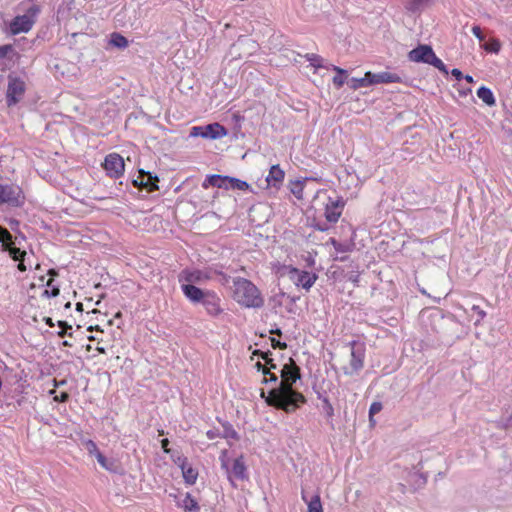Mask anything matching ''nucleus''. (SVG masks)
<instances>
[{
    "mask_svg": "<svg viewBox=\"0 0 512 512\" xmlns=\"http://www.w3.org/2000/svg\"><path fill=\"white\" fill-rule=\"evenodd\" d=\"M173 461L180 469L188 464V459L182 455H178L176 458H173Z\"/></svg>",
    "mask_w": 512,
    "mask_h": 512,
    "instance_id": "obj_48",
    "label": "nucleus"
},
{
    "mask_svg": "<svg viewBox=\"0 0 512 512\" xmlns=\"http://www.w3.org/2000/svg\"><path fill=\"white\" fill-rule=\"evenodd\" d=\"M347 84L353 90L365 88V83H364L363 77L362 78L353 77L347 82Z\"/></svg>",
    "mask_w": 512,
    "mask_h": 512,
    "instance_id": "obj_38",
    "label": "nucleus"
},
{
    "mask_svg": "<svg viewBox=\"0 0 512 512\" xmlns=\"http://www.w3.org/2000/svg\"><path fill=\"white\" fill-rule=\"evenodd\" d=\"M234 300L245 308H261L264 299L259 289L250 280L242 277L233 279Z\"/></svg>",
    "mask_w": 512,
    "mask_h": 512,
    "instance_id": "obj_3",
    "label": "nucleus"
},
{
    "mask_svg": "<svg viewBox=\"0 0 512 512\" xmlns=\"http://www.w3.org/2000/svg\"><path fill=\"white\" fill-rule=\"evenodd\" d=\"M109 43L116 48L125 49L128 46V40L122 34L113 32L110 35Z\"/></svg>",
    "mask_w": 512,
    "mask_h": 512,
    "instance_id": "obj_25",
    "label": "nucleus"
},
{
    "mask_svg": "<svg viewBox=\"0 0 512 512\" xmlns=\"http://www.w3.org/2000/svg\"><path fill=\"white\" fill-rule=\"evenodd\" d=\"M176 505L179 508H182L185 512H199L200 506L197 502V500L189 493L187 492L184 495L183 499H178L176 501Z\"/></svg>",
    "mask_w": 512,
    "mask_h": 512,
    "instance_id": "obj_16",
    "label": "nucleus"
},
{
    "mask_svg": "<svg viewBox=\"0 0 512 512\" xmlns=\"http://www.w3.org/2000/svg\"><path fill=\"white\" fill-rule=\"evenodd\" d=\"M9 255L14 261L19 262V264H18L19 270H21V271L26 270V267L23 264V261H24L25 255H26V252L24 250H21L20 248L13 246L9 249Z\"/></svg>",
    "mask_w": 512,
    "mask_h": 512,
    "instance_id": "obj_23",
    "label": "nucleus"
},
{
    "mask_svg": "<svg viewBox=\"0 0 512 512\" xmlns=\"http://www.w3.org/2000/svg\"><path fill=\"white\" fill-rule=\"evenodd\" d=\"M214 187L224 190H229L230 176L215 174Z\"/></svg>",
    "mask_w": 512,
    "mask_h": 512,
    "instance_id": "obj_31",
    "label": "nucleus"
},
{
    "mask_svg": "<svg viewBox=\"0 0 512 512\" xmlns=\"http://www.w3.org/2000/svg\"><path fill=\"white\" fill-rule=\"evenodd\" d=\"M144 189H146L148 192H154L159 189L158 182L159 178L157 175L144 171Z\"/></svg>",
    "mask_w": 512,
    "mask_h": 512,
    "instance_id": "obj_20",
    "label": "nucleus"
},
{
    "mask_svg": "<svg viewBox=\"0 0 512 512\" xmlns=\"http://www.w3.org/2000/svg\"><path fill=\"white\" fill-rule=\"evenodd\" d=\"M217 420L223 427V432L221 433L222 438L233 439V440L239 439V434L234 429V427L231 423H229L228 421H223L220 418H217Z\"/></svg>",
    "mask_w": 512,
    "mask_h": 512,
    "instance_id": "obj_22",
    "label": "nucleus"
},
{
    "mask_svg": "<svg viewBox=\"0 0 512 512\" xmlns=\"http://www.w3.org/2000/svg\"><path fill=\"white\" fill-rule=\"evenodd\" d=\"M451 75L457 80V81H460L463 79L464 75L463 73L461 72V70L457 69V68H454L452 69L451 71Z\"/></svg>",
    "mask_w": 512,
    "mask_h": 512,
    "instance_id": "obj_54",
    "label": "nucleus"
},
{
    "mask_svg": "<svg viewBox=\"0 0 512 512\" xmlns=\"http://www.w3.org/2000/svg\"><path fill=\"white\" fill-rule=\"evenodd\" d=\"M472 311L478 315V319L476 320L475 324L480 323L486 317V312L478 305H473Z\"/></svg>",
    "mask_w": 512,
    "mask_h": 512,
    "instance_id": "obj_45",
    "label": "nucleus"
},
{
    "mask_svg": "<svg viewBox=\"0 0 512 512\" xmlns=\"http://www.w3.org/2000/svg\"><path fill=\"white\" fill-rule=\"evenodd\" d=\"M214 275H218L220 278H219V282L222 284V285H227L230 281V276L227 275L226 273H224L221 269H220V266L219 265H214V273H213V276Z\"/></svg>",
    "mask_w": 512,
    "mask_h": 512,
    "instance_id": "obj_36",
    "label": "nucleus"
},
{
    "mask_svg": "<svg viewBox=\"0 0 512 512\" xmlns=\"http://www.w3.org/2000/svg\"><path fill=\"white\" fill-rule=\"evenodd\" d=\"M214 265L204 269L185 268L178 274V282L181 291L185 296L186 287H197L196 284H202L213 279Z\"/></svg>",
    "mask_w": 512,
    "mask_h": 512,
    "instance_id": "obj_5",
    "label": "nucleus"
},
{
    "mask_svg": "<svg viewBox=\"0 0 512 512\" xmlns=\"http://www.w3.org/2000/svg\"><path fill=\"white\" fill-rule=\"evenodd\" d=\"M292 187L290 188L291 193L297 198L302 199L303 198V181L296 180L292 182Z\"/></svg>",
    "mask_w": 512,
    "mask_h": 512,
    "instance_id": "obj_33",
    "label": "nucleus"
},
{
    "mask_svg": "<svg viewBox=\"0 0 512 512\" xmlns=\"http://www.w3.org/2000/svg\"><path fill=\"white\" fill-rule=\"evenodd\" d=\"M98 463L102 468L110 472H117V465L113 459L107 458L102 453L98 454L96 457Z\"/></svg>",
    "mask_w": 512,
    "mask_h": 512,
    "instance_id": "obj_27",
    "label": "nucleus"
},
{
    "mask_svg": "<svg viewBox=\"0 0 512 512\" xmlns=\"http://www.w3.org/2000/svg\"><path fill=\"white\" fill-rule=\"evenodd\" d=\"M348 280L353 282L354 284H358V282H359V275H350L348 277Z\"/></svg>",
    "mask_w": 512,
    "mask_h": 512,
    "instance_id": "obj_59",
    "label": "nucleus"
},
{
    "mask_svg": "<svg viewBox=\"0 0 512 512\" xmlns=\"http://www.w3.org/2000/svg\"><path fill=\"white\" fill-rule=\"evenodd\" d=\"M143 176H144V170L141 169V170H139L137 177L132 180V184L135 187L144 188Z\"/></svg>",
    "mask_w": 512,
    "mask_h": 512,
    "instance_id": "obj_44",
    "label": "nucleus"
},
{
    "mask_svg": "<svg viewBox=\"0 0 512 512\" xmlns=\"http://www.w3.org/2000/svg\"><path fill=\"white\" fill-rule=\"evenodd\" d=\"M500 49V44L498 41H494L492 48L490 49L491 52L498 53Z\"/></svg>",
    "mask_w": 512,
    "mask_h": 512,
    "instance_id": "obj_58",
    "label": "nucleus"
},
{
    "mask_svg": "<svg viewBox=\"0 0 512 512\" xmlns=\"http://www.w3.org/2000/svg\"><path fill=\"white\" fill-rule=\"evenodd\" d=\"M103 168L109 177L119 178L124 174L125 163L119 154L110 153L104 159Z\"/></svg>",
    "mask_w": 512,
    "mask_h": 512,
    "instance_id": "obj_13",
    "label": "nucleus"
},
{
    "mask_svg": "<svg viewBox=\"0 0 512 512\" xmlns=\"http://www.w3.org/2000/svg\"><path fill=\"white\" fill-rule=\"evenodd\" d=\"M408 58L412 62L432 65L439 71L448 74V70L443 61L438 58L432 47L426 44H420L408 53Z\"/></svg>",
    "mask_w": 512,
    "mask_h": 512,
    "instance_id": "obj_8",
    "label": "nucleus"
},
{
    "mask_svg": "<svg viewBox=\"0 0 512 512\" xmlns=\"http://www.w3.org/2000/svg\"><path fill=\"white\" fill-rule=\"evenodd\" d=\"M363 80L365 83V87L375 85L376 73H372L370 71L366 72L363 77Z\"/></svg>",
    "mask_w": 512,
    "mask_h": 512,
    "instance_id": "obj_40",
    "label": "nucleus"
},
{
    "mask_svg": "<svg viewBox=\"0 0 512 512\" xmlns=\"http://www.w3.org/2000/svg\"><path fill=\"white\" fill-rule=\"evenodd\" d=\"M169 440L167 438H164L161 440V448L163 449V451L167 454H170L171 453V450L168 448L169 446Z\"/></svg>",
    "mask_w": 512,
    "mask_h": 512,
    "instance_id": "obj_55",
    "label": "nucleus"
},
{
    "mask_svg": "<svg viewBox=\"0 0 512 512\" xmlns=\"http://www.w3.org/2000/svg\"><path fill=\"white\" fill-rule=\"evenodd\" d=\"M6 222L13 231H18L19 226H20L19 220H17L16 218L10 217V218L6 219Z\"/></svg>",
    "mask_w": 512,
    "mask_h": 512,
    "instance_id": "obj_49",
    "label": "nucleus"
},
{
    "mask_svg": "<svg viewBox=\"0 0 512 512\" xmlns=\"http://www.w3.org/2000/svg\"><path fill=\"white\" fill-rule=\"evenodd\" d=\"M41 8L37 4L30 6L25 14L15 16L8 24V32L11 35H18L29 32L35 24Z\"/></svg>",
    "mask_w": 512,
    "mask_h": 512,
    "instance_id": "obj_6",
    "label": "nucleus"
},
{
    "mask_svg": "<svg viewBox=\"0 0 512 512\" xmlns=\"http://www.w3.org/2000/svg\"><path fill=\"white\" fill-rule=\"evenodd\" d=\"M76 310H77V311H80V312H81V311H83V304H82V303H80V302H78V303L76 304Z\"/></svg>",
    "mask_w": 512,
    "mask_h": 512,
    "instance_id": "obj_63",
    "label": "nucleus"
},
{
    "mask_svg": "<svg viewBox=\"0 0 512 512\" xmlns=\"http://www.w3.org/2000/svg\"><path fill=\"white\" fill-rule=\"evenodd\" d=\"M13 51H14V47L11 44H5V45L0 46V59L6 58Z\"/></svg>",
    "mask_w": 512,
    "mask_h": 512,
    "instance_id": "obj_41",
    "label": "nucleus"
},
{
    "mask_svg": "<svg viewBox=\"0 0 512 512\" xmlns=\"http://www.w3.org/2000/svg\"><path fill=\"white\" fill-rule=\"evenodd\" d=\"M463 79H465L468 83L474 82L473 77L471 75H465Z\"/></svg>",
    "mask_w": 512,
    "mask_h": 512,
    "instance_id": "obj_62",
    "label": "nucleus"
},
{
    "mask_svg": "<svg viewBox=\"0 0 512 512\" xmlns=\"http://www.w3.org/2000/svg\"><path fill=\"white\" fill-rule=\"evenodd\" d=\"M271 344L274 349H286L287 344L285 342H280L279 340H276L275 338H271Z\"/></svg>",
    "mask_w": 512,
    "mask_h": 512,
    "instance_id": "obj_52",
    "label": "nucleus"
},
{
    "mask_svg": "<svg viewBox=\"0 0 512 512\" xmlns=\"http://www.w3.org/2000/svg\"><path fill=\"white\" fill-rule=\"evenodd\" d=\"M333 246L335 248V250L337 252H341V253H344V252H348L352 249L353 245L352 244H343V243H337L335 241H333Z\"/></svg>",
    "mask_w": 512,
    "mask_h": 512,
    "instance_id": "obj_43",
    "label": "nucleus"
},
{
    "mask_svg": "<svg viewBox=\"0 0 512 512\" xmlns=\"http://www.w3.org/2000/svg\"><path fill=\"white\" fill-rule=\"evenodd\" d=\"M184 482L187 485H193L195 484L197 477H198V471L193 468L189 463L182 467L181 469Z\"/></svg>",
    "mask_w": 512,
    "mask_h": 512,
    "instance_id": "obj_21",
    "label": "nucleus"
},
{
    "mask_svg": "<svg viewBox=\"0 0 512 512\" xmlns=\"http://www.w3.org/2000/svg\"><path fill=\"white\" fill-rule=\"evenodd\" d=\"M46 323L50 326V327H53V323H52V320L51 318H48Z\"/></svg>",
    "mask_w": 512,
    "mask_h": 512,
    "instance_id": "obj_64",
    "label": "nucleus"
},
{
    "mask_svg": "<svg viewBox=\"0 0 512 512\" xmlns=\"http://www.w3.org/2000/svg\"><path fill=\"white\" fill-rule=\"evenodd\" d=\"M227 133V129L217 122L204 126H193L190 130L191 137H202L211 140L220 139L226 136Z\"/></svg>",
    "mask_w": 512,
    "mask_h": 512,
    "instance_id": "obj_12",
    "label": "nucleus"
},
{
    "mask_svg": "<svg viewBox=\"0 0 512 512\" xmlns=\"http://www.w3.org/2000/svg\"><path fill=\"white\" fill-rule=\"evenodd\" d=\"M332 69L337 72V74L333 77V83L337 88H340L346 81L347 71L334 65L332 66Z\"/></svg>",
    "mask_w": 512,
    "mask_h": 512,
    "instance_id": "obj_29",
    "label": "nucleus"
},
{
    "mask_svg": "<svg viewBox=\"0 0 512 512\" xmlns=\"http://www.w3.org/2000/svg\"><path fill=\"white\" fill-rule=\"evenodd\" d=\"M26 196L22 187L16 183H0V206L18 209L25 205Z\"/></svg>",
    "mask_w": 512,
    "mask_h": 512,
    "instance_id": "obj_7",
    "label": "nucleus"
},
{
    "mask_svg": "<svg viewBox=\"0 0 512 512\" xmlns=\"http://www.w3.org/2000/svg\"><path fill=\"white\" fill-rule=\"evenodd\" d=\"M305 59L315 68H323L322 65L323 58L317 54L314 53H307L305 56Z\"/></svg>",
    "mask_w": 512,
    "mask_h": 512,
    "instance_id": "obj_32",
    "label": "nucleus"
},
{
    "mask_svg": "<svg viewBox=\"0 0 512 512\" xmlns=\"http://www.w3.org/2000/svg\"><path fill=\"white\" fill-rule=\"evenodd\" d=\"M185 298L193 305L201 304L211 317H218L223 313L221 298L214 290L186 287Z\"/></svg>",
    "mask_w": 512,
    "mask_h": 512,
    "instance_id": "obj_2",
    "label": "nucleus"
},
{
    "mask_svg": "<svg viewBox=\"0 0 512 512\" xmlns=\"http://www.w3.org/2000/svg\"><path fill=\"white\" fill-rule=\"evenodd\" d=\"M400 82H402V78L396 73H391L387 71L376 73L375 84H388Z\"/></svg>",
    "mask_w": 512,
    "mask_h": 512,
    "instance_id": "obj_18",
    "label": "nucleus"
},
{
    "mask_svg": "<svg viewBox=\"0 0 512 512\" xmlns=\"http://www.w3.org/2000/svg\"><path fill=\"white\" fill-rule=\"evenodd\" d=\"M477 96L481 99L486 105L492 107L496 104V100L492 90L486 86H481L477 90Z\"/></svg>",
    "mask_w": 512,
    "mask_h": 512,
    "instance_id": "obj_19",
    "label": "nucleus"
},
{
    "mask_svg": "<svg viewBox=\"0 0 512 512\" xmlns=\"http://www.w3.org/2000/svg\"><path fill=\"white\" fill-rule=\"evenodd\" d=\"M58 326L62 329L58 334L60 337H64L65 335L72 336V326L67 324L65 321H59Z\"/></svg>",
    "mask_w": 512,
    "mask_h": 512,
    "instance_id": "obj_39",
    "label": "nucleus"
},
{
    "mask_svg": "<svg viewBox=\"0 0 512 512\" xmlns=\"http://www.w3.org/2000/svg\"><path fill=\"white\" fill-rule=\"evenodd\" d=\"M383 408V405L381 402L375 401L370 405L369 408V421L371 424H375L374 415L379 413Z\"/></svg>",
    "mask_w": 512,
    "mask_h": 512,
    "instance_id": "obj_34",
    "label": "nucleus"
},
{
    "mask_svg": "<svg viewBox=\"0 0 512 512\" xmlns=\"http://www.w3.org/2000/svg\"><path fill=\"white\" fill-rule=\"evenodd\" d=\"M512 426V414L503 422V428L507 429Z\"/></svg>",
    "mask_w": 512,
    "mask_h": 512,
    "instance_id": "obj_57",
    "label": "nucleus"
},
{
    "mask_svg": "<svg viewBox=\"0 0 512 512\" xmlns=\"http://www.w3.org/2000/svg\"><path fill=\"white\" fill-rule=\"evenodd\" d=\"M270 369L271 368L269 367L268 374H267V375H269V378H264L263 379V383H266V384L269 383V382L276 383L278 381L277 375L274 374V373H271Z\"/></svg>",
    "mask_w": 512,
    "mask_h": 512,
    "instance_id": "obj_53",
    "label": "nucleus"
},
{
    "mask_svg": "<svg viewBox=\"0 0 512 512\" xmlns=\"http://www.w3.org/2000/svg\"><path fill=\"white\" fill-rule=\"evenodd\" d=\"M6 104L8 107L17 105L25 95L26 83L16 73L7 76Z\"/></svg>",
    "mask_w": 512,
    "mask_h": 512,
    "instance_id": "obj_9",
    "label": "nucleus"
},
{
    "mask_svg": "<svg viewBox=\"0 0 512 512\" xmlns=\"http://www.w3.org/2000/svg\"><path fill=\"white\" fill-rule=\"evenodd\" d=\"M215 180V174L207 175L204 181L202 182V187L204 189H208L210 186L214 187Z\"/></svg>",
    "mask_w": 512,
    "mask_h": 512,
    "instance_id": "obj_46",
    "label": "nucleus"
},
{
    "mask_svg": "<svg viewBox=\"0 0 512 512\" xmlns=\"http://www.w3.org/2000/svg\"><path fill=\"white\" fill-rule=\"evenodd\" d=\"M84 447L90 455H93L95 457H97L98 454L101 453L97 447V444L91 439L84 441Z\"/></svg>",
    "mask_w": 512,
    "mask_h": 512,
    "instance_id": "obj_35",
    "label": "nucleus"
},
{
    "mask_svg": "<svg viewBox=\"0 0 512 512\" xmlns=\"http://www.w3.org/2000/svg\"><path fill=\"white\" fill-rule=\"evenodd\" d=\"M300 377V368L296 364H285L281 369L282 380L278 387L269 391L266 403L286 413L296 411L301 404L306 403L305 396L293 388Z\"/></svg>",
    "mask_w": 512,
    "mask_h": 512,
    "instance_id": "obj_1",
    "label": "nucleus"
},
{
    "mask_svg": "<svg viewBox=\"0 0 512 512\" xmlns=\"http://www.w3.org/2000/svg\"><path fill=\"white\" fill-rule=\"evenodd\" d=\"M284 177H285L284 171L277 164V165H273L270 168L269 173L266 177V181L269 185L278 188L282 184Z\"/></svg>",
    "mask_w": 512,
    "mask_h": 512,
    "instance_id": "obj_17",
    "label": "nucleus"
},
{
    "mask_svg": "<svg viewBox=\"0 0 512 512\" xmlns=\"http://www.w3.org/2000/svg\"><path fill=\"white\" fill-rule=\"evenodd\" d=\"M47 289L44 290L43 295L52 298L56 297L60 293L59 286L54 283V279L50 278L46 283Z\"/></svg>",
    "mask_w": 512,
    "mask_h": 512,
    "instance_id": "obj_30",
    "label": "nucleus"
},
{
    "mask_svg": "<svg viewBox=\"0 0 512 512\" xmlns=\"http://www.w3.org/2000/svg\"><path fill=\"white\" fill-rule=\"evenodd\" d=\"M345 200L341 196H337L335 199L332 197L328 198V202L325 205V218L330 223H336L344 209Z\"/></svg>",
    "mask_w": 512,
    "mask_h": 512,
    "instance_id": "obj_14",
    "label": "nucleus"
},
{
    "mask_svg": "<svg viewBox=\"0 0 512 512\" xmlns=\"http://www.w3.org/2000/svg\"><path fill=\"white\" fill-rule=\"evenodd\" d=\"M317 398L319 400H321V402L323 403V399H328V397L326 396L325 392H317Z\"/></svg>",
    "mask_w": 512,
    "mask_h": 512,
    "instance_id": "obj_60",
    "label": "nucleus"
},
{
    "mask_svg": "<svg viewBox=\"0 0 512 512\" xmlns=\"http://www.w3.org/2000/svg\"><path fill=\"white\" fill-rule=\"evenodd\" d=\"M253 355H258L259 357H261L262 359H264L266 361V363L268 365H270V368H276V365L273 363V360L271 358H269V356L271 355V352L270 351H267V352H263L261 350H255L253 352Z\"/></svg>",
    "mask_w": 512,
    "mask_h": 512,
    "instance_id": "obj_37",
    "label": "nucleus"
},
{
    "mask_svg": "<svg viewBox=\"0 0 512 512\" xmlns=\"http://www.w3.org/2000/svg\"><path fill=\"white\" fill-rule=\"evenodd\" d=\"M471 32L479 41H483L485 39V36H484L480 26H477V25L473 26L471 28Z\"/></svg>",
    "mask_w": 512,
    "mask_h": 512,
    "instance_id": "obj_47",
    "label": "nucleus"
},
{
    "mask_svg": "<svg viewBox=\"0 0 512 512\" xmlns=\"http://www.w3.org/2000/svg\"><path fill=\"white\" fill-rule=\"evenodd\" d=\"M229 190L253 192V189L248 182L232 176H230Z\"/></svg>",
    "mask_w": 512,
    "mask_h": 512,
    "instance_id": "obj_24",
    "label": "nucleus"
},
{
    "mask_svg": "<svg viewBox=\"0 0 512 512\" xmlns=\"http://www.w3.org/2000/svg\"><path fill=\"white\" fill-rule=\"evenodd\" d=\"M69 394L67 392H61L59 395L54 396V401L58 403H65L69 400Z\"/></svg>",
    "mask_w": 512,
    "mask_h": 512,
    "instance_id": "obj_50",
    "label": "nucleus"
},
{
    "mask_svg": "<svg viewBox=\"0 0 512 512\" xmlns=\"http://www.w3.org/2000/svg\"><path fill=\"white\" fill-rule=\"evenodd\" d=\"M11 241L12 235L10 234V232L6 228L0 226V243H6Z\"/></svg>",
    "mask_w": 512,
    "mask_h": 512,
    "instance_id": "obj_42",
    "label": "nucleus"
},
{
    "mask_svg": "<svg viewBox=\"0 0 512 512\" xmlns=\"http://www.w3.org/2000/svg\"><path fill=\"white\" fill-rule=\"evenodd\" d=\"M321 409L327 418L328 424L331 426L332 429H334V424H333L334 408H333L331 402L329 401V399H323Z\"/></svg>",
    "mask_w": 512,
    "mask_h": 512,
    "instance_id": "obj_28",
    "label": "nucleus"
},
{
    "mask_svg": "<svg viewBox=\"0 0 512 512\" xmlns=\"http://www.w3.org/2000/svg\"><path fill=\"white\" fill-rule=\"evenodd\" d=\"M281 275H287L289 279L297 286L309 290L317 280V275L305 270L284 265L281 268Z\"/></svg>",
    "mask_w": 512,
    "mask_h": 512,
    "instance_id": "obj_10",
    "label": "nucleus"
},
{
    "mask_svg": "<svg viewBox=\"0 0 512 512\" xmlns=\"http://www.w3.org/2000/svg\"><path fill=\"white\" fill-rule=\"evenodd\" d=\"M206 436L208 439L213 440L215 438H222V434L218 429H210L206 432Z\"/></svg>",
    "mask_w": 512,
    "mask_h": 512,
    "instance_id": "obj_51",
    "label": "nucleus"
},
{
    "mask_svg": "<svg viewBox=\"0 0 512 512\" xmlns=\"http://www.w3.org/2000/svg\"><path fill=\"white\" fill-rule=\"evenodd\" d=\"M433 0H408L406 2V9L412 13L422 10L429 5Z\"/></svg>",
    "mask_w": 512,
    "mask_h": 512,
    "instance_id": "obj_26",
    "label": "nucleus"
},
{
    "mask_svg": "<svg viewBox=\"0 0 512 512\" xmlns=\"http://www.w3.org/2000/svg\"><path fill=\"white\" fill-rule=\"evenodd\" d=\"M349 346L351 347V359L348 366L343 367V373L347 376L356 375L364 367L365 360V345L364 343L356 340L350 341Z\"/></svg>",
    "mask_w": 512,
    "mask_h": 512,
    "instance_id": "obj_11",
    "label": "nucleus"
},
{
    "mask_svg": "<svg viewBox=\"0 0 512 512\" xmlns=\"http://www.w3.org/2000/svg\"><path fill=\"white\" fill-rule=\"evenodd\" d=\"M270 333H271V334H276V335H279V336H280V335H282L281 329H280V328H278V327H276V328H274V329H271V330H270Z\"/></svg>",
    "mask_w": 512,
    "mask_h": 512,
    "instance_id": "obj_61",
    "label": "nucleus"
},
{
    "mask_svg": "<svg viewBox=\"0 0 512 512\" xmlns=\"http://www.w3.org/2000/svg\"><path fill=\"white\" fill-rule=\"evenodd\" d=\"M219 460L221 462V468L225 471L227 479L232 486H236L235 481L243 482L249 479V473L243 455L233 459L230 464V461L227 458V450H224L221 452Z\"/></svg>",
    "mask_w": 512,
    "mask_h": 512,
    "instance_id": "obj_4",
    "label": "nucleus"
},
{
    "mask_svg": "<svg viewBox=\"0 0 512 512\" xmlns=\"http://www.w3.org/2000/svg\"><path fill=\"white\" fill-rule=\"evenodd\" d=\"M301 498L307 504V512H323L320 495L318 493L309 497L308 493L302 489Z\"/></svg>",
    "mask_w": 512,
    "mask_h": 512,
    "instance_id": "obj_15",
    "label": "nucleus"
},
{
    "mask_svg": "<svg viewBox=\"0 0 512 512\" xmlns=\"http://www.w3.org/2000/svg\"><path fill=\"white\" fill-rule=\"evenodd\" d=\"M255 367L257 368L258 371H261L264 375L268 374V369H266L261 362H257L255 364Z\"/></svg>",
    "mask_w": 512,
    "mask_h": 512,
    "instance_id": "obj_56",
    "label": "nucleus"
}]
</instances>
